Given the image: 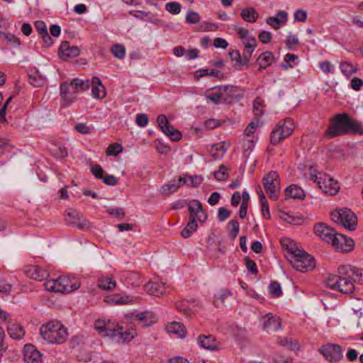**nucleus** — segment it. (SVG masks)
I'll return each mask as SVG.
<instances>
[{
  "instance_id": "nucleus-1",
  "label": "nucleus",
  "mask_w": 363,
  "mask_h": 363,
  "mask_svg": "<svg viewBox=\"0 0 363 363\" xmlns=\"http://www.w3.org/2000/svg\"><path fill=\"white\" fill-rule=\"evenodd\" d=\"M337 274H329L326 279L328 288L342 294H350L354 291V283L363 284V269L352 265H341Z\"/></svg>"
},
{
  "instance_id": "nucleus-32",
  "label": "nucleus",
  "mask_w": 363,
  "mask_h": 363,
  "mask_svg": "<svg viewBox=\"0 0 363 363\" xmlns=\"http://www.w3.org/2000/svg\"><path fill=\"white\" fill-rule=\"evenodd\" d=\"M286 196L292 199H303L306 197L304 191L296 184H291L285 190Z\"/></svg>"
},
{
  "instance_id": "nucleus-60",
  "label": "nucleus",
  "mask_w": 363,
  "mask_h": 363,
  "mask_svg": "<svg viewBox=\"0 0 363 363\" xmlns=\"http://www.w3.org/2000/svg\"><path fill=\"white\" fill-rule=\"evenodd\" d=\"M101 179L104 184L110 186H114L118 182V178L112 174H104Z\"/></svg>"
},
{
  "instance_id": "nucleus-5",
  "label": "nucleus",
  "mask_w": 363,
  "mask_h": 363,
  "mask_svg": "<svg viewBox=\"0 0 363 363\" xmlns=\"http://www.w3.org/2000/svg\"><path fill=\"white\" fill-rule=\"evenodd\" d=\"M45 289L55 293H70L80 286V282L74 277L61 276L57 279H49L44 283Z\"/></svg>"
},
{
  "instance_id": "nucleus-64",
  "label": "nucleus",
  "mask_w": 363,
  "mask_h": 363,
  "mask_svg": "<svg viewBox=\"0 0 363 363\" xmlns=\"http://www.w3.org/2000/svg\"><path fill=\"white\" fill-rule=\"evenodd\" d=\"M136 123L140 127H145L148 123V118L145 113H140L136 116Z\"/></svg>"
},
{
  "instance_id": "nucleus-46",
  "label": "nucleus",
  "mask_w": 363,
  "mask_h": 363,
  "mask_svg": "<svg viewBox=\"0 0 363 363\" xmlns=\"http://www.w3.org/2000/svg\"><path fill=\"white\" fill-rule=\"evenodd\" d=\"M179 189V185H177V182L174 181L172 183H169L164 184L161 187V193L165 196H168L172 193H174Z\"/></svg>"
},
{
  "instance_id": "nucleus-20",
  "label": "nucleus",
  "mask_w": 363,
  "mask_h": 363,
  "mask_svg": "<svg viewBox=\"0 0 363 363\" xmlns=\"http://www.w3.org/2000/svg\"><path fill=\"white\" fill-rule=\"evenodd\" d=\"M131 318L137 320L143 327H148L157 322L155 314L151 311H143L135 315L133 314Z\"/></svg>"
},
{
  "instance_id": "nucleus-8",
  "label": "nucleus",
  "mask_w": 363,
  "mask_h": 363,
  "mask_svg": "<svg viewBox=\"0 0 363 363\" xmlns=\"http://www.w3.org/2000/svg\"><path fill=\"white\" fill-rule=\"evenodd\" d=\"M264 189L270 199L277 200L280 192V182L277 172L271 171L262 179Z\"/></svg>"
},
{
  "instance_id": "nucleus-44",
  "label": "nucleus",
  "mask_w": 363,
  "mask_h": 363,
  "mask_svg": "<svg viewBox=\"0 0 363 363\" xmlns=\"http://www.w3.org/2000/svg\"><path fill=\"white\" fill-rule=\"evenodd\" d=\"M228 226L230 228L229 230V237L231 240H235L238 236L240 230V225L237 220H231L228 223Z\"/></svg>"
},
{
  "instance_id": "nucleus-51",
  "label": "nucleus",
  "mask_w": 363,
  "mask_h": 363,
  "mask_svg": "<svg viewBox=\"0 0 363 363\" xmlns=\"http://www.w3.org/2000/svg\"><path fill=\"white\" fill-rule=\"evenodd\" d=\"M111 52L116 58L121 60L125 57V49L123 45L116 44L112 47Z\"/></svg>"
},
{
  "instance_id": "nucleus-28",
  "label": "nucleus",
  "mask_w": 363,
  "mask_h": 363,
  "mask_svg": "<svg viewBox=\"0 0 363 363\" xmlns=\"http://www.w3.org/2000/svg\"><path fill=\"white\" fill-rule=\"evenodd\" d=\"M135 335H137L135 330L130 329L123 330V327L121 326V328H118L116 334V337L113 338V340L118 342L124 343L126 342H130Z\"/></svg>"
},
{
  "instance_id": "nucleus-29",
  "label": "nucleus",
  "mask_w": 363,
  "mask_h": 363,
  "mask_svg": "<svg viewBox=\"0 0 363 363\" xmlns=\"http://www.w3.org/2000/svg\"><path fill=\"white\" fill-rule=\"evenodd\" d=\"M166 330L168 333L176 335L180 338H184L186 334L184 325L179 322H172L168 324Z\"/></svg>"
},
{
  "instance_id": "nucleus-40",
  "label": "nucleus",
  "mask_w": 363,
  "mask_h": 363,
  "mask_svg": "<svg viewBox=\"0 0 363 363\" xmlns=\"http://www.w3.org/2000/svg\"><path fill=\"white\" fill-rule=\"evenodd\" d=\"M116 283L111 278H101L98 281V287L103 290L111 291L115 289Z\"/></svg>"
},
{
  "instance_id": "nucleus-62",
  "label": "nucleus",
  "mask_w": 363,
  "mask_h": 363,
  "mask_svg": "<svg viewBox=\"0 0 363 363\" xmlns=\"http://www.w3.org/2000/svg\"><path fill=\"white\" fill-rule=\"evenodd\" d=\"M91 173L96 177L97 179H102L104 177V170L99 164H94L91 168Z\"/></svg>"
},
{
  "instance_id": "nucleus-18",
  "label": "nucleus",
  "mask_w": 363,
  "mask_h": 363,
  "mask_svg": "<svg viewBox=\"0 0 363 363\" xmlns=\"http://www.w3.org/2000/svg\"><path fill=\"white\" fill-rule=\"evenodd\" d=\"M332 245L342 252H347L352 250L354 247V241L350 238H347L342 234H337L335 238H333Z\"/></svg>"
},
{
  "instance_id": "nucleus-53",
  "label": "nucleus",
  "mask_w": 363,
  "mask_h": 363,
  "mask_svg": "<svg viewBox=\"0 0 363 363\" xmlns=\"http://www.w3.org/2000/svg\"><path fill=\"white\" fill-rule=\"evenodd\" d=\"M165 9L172 14H178L181 11V5L179 3L176 1L169 2L166 4Z\"/></svg>"
},
{
  "instance_id": "nucleus-34",
  "label": "nucleus",
  "mask_w": 363,
  "mask_h": 363,
  "mask_svg": "<svg viewBox=\"0 0 363 363\" xmlns=\"http://www.w3.org/2000/svg\"><path fill=\"white\" fill-rule=\"evenodd\" d=\"M340 69L343 75L350 77L357 72V66L349 61H342L340 63Z\"/></svg>"
},
{
  "instance_id": "nucleus-37",
  "label": "nucleus",
  "mask_w": 363,
  "mask_h": 363,
  "mask_svg": "<svg viewBox=\"0 0 363 363\" xmlns=\"http://www.w3.org/2000/svg\"><path fill=\"white\" fill-rule=\"evenodd\" d=\"M70 85L74 87V92L84 91L87 90L90 86V82L89 79L82 80L79 79H74L72 80Z\"/></svg>"
},
{
  "instance_id": "nucleus-6",
  "label": "nucleus",
  "mask_w": 363,
  "mask_h": 363,
  "mask_svg": "<svg viewBox=\"0 0 363 363\" xmlns=\"http://www.w3.org/2000/svg\"><path fill=\"white\" fill-rule=\"evenodd\" d=\"M294 128V123L291 118H286L280 121L271 133V144L273 145L280 144L284 138L291 135Z\"/></svg>"
},
{
  "instance_id": "nucleus-4",
  "label": "nucleus",
  "mask_w": 363,
  "mask_h": 363,
  "mask_svg": "<svg viewBox=\"0 0 363 363\" xmlns=\"http://www.w3.org/2000/svg\"><path fill=\"white\" fill-rule=\"evenodd\" d=\"M40 333L45 340L52 344H62L67 337V329L61 323L55 320L43 324Z\"/></svg>"
},
{
  "instance_id": "nucleus-49",
  "label": "nucleus",
  "mask_w": 363,
  "mask_h": 363,
  "mask_svg": "<svg viewBox=\"0 0 363 363\" xmlns=\"http://www.w3.org/2000/svg\"><path fill=\"white\" fill-rule=\"evenodd\" d=\"M269 292L273 297H279L282 294L281 285L278 281H272L269 286Z\"/></svg>"
},
{
  "instance_id": "nucleus-57",
  "label": "nucleus",
  "mask_w": 363,
  "mask_h": 363,
  "mask_svg": "<svg viewBox=\"0 0 363 363\" xmlns=\"http://www.w3.org/2000/svg\"><path fill=\"white\" fill-rule=\"evenodd\" d=\"M298 39L292 34H290L286 40V45L289 50H294V47L298 45Z\"/></svg>"
},
{
  "instance_id": "nucleus-9",
  "label": "nucleus",
  "mask_w": 363,
  "mask_h": 363,
  "mask_svg": "<svg viewBox=\"0 0 363 363\" xmlns=\"http://www.w3.org/2000/svg\"><path fill=\"white\" fill-rule=\"evenodd\" d=\"M315 182L325 194L336 195L339 192L340 186L337 182L327 174L319 173L318 175H315Z\"/></svg>"
},
{
  "instance_id": "nucleus-31",
  "label": "nucleus",
  "mask_w": 363,
  "mask_h": 363,
  "mask_svg": "<svg viewBox=\"0 0 363 363\" xmlns=\"http://www.w3.org/2000/svg\"><path fill=\"white\" fill-rule=\"evenodd\" d=\"M241 18L247 23H255L257 21L259 14L253 7H245L240 13Z\"/></svg>"
},
{
  "instance_id": "nucleus-11",
  "label": "nucleus",
  "mask_w": 363,
  "mask_h": 363,
  "mask_svg": "<svg viewBox=\"0 0 363 363\" xmlns=\"http://www.w3.org/2000/svg\"><path fill=\"white\" fill-rule=\"evenodd\" d=\"M187 206L189 212V220H199L201 223H204L207 220L208 215L199 201L191 200L188 202Z\"/></svg>"
},
{
  "instance_id": "nucleus-12",
  "label": "nucleus",
  "mask_w": 363,
  "mask_h": 363,
  "mask_svg": "<svg viewBox=\"0 0 363 363\" xmlns=\"http://www.w3.org/2000/svg\"><path fill=\"white\" fill-rule=\"evenodd\" d=\"M157 123L161 130L172 141H179L182 139V133L170 125L164 115L162 114L157 116Z\"/></svg>"
},
{
  "instance_id": "nucleus-7",
  "label": "nucleus",
  "mask_w": 363,
  "mask_h": 363,
  "mask_svg": "<svg viewBox=\"0 0 363 363\" xmlns=\"http://www.w3.org/2000/svg\"><path fill=\"white\" fill-rule=\"evenodd\" d=\"M331 219L347 228L350 230H355L357 224L356 215L349 208L334 211L330 214Z\"/></svg>"
},
{
  "instance_id": "nucleus-41",
  "label": "nucleus",
  "mask_w": 363,
  "mask_h": 363,
  "mask_svg": "<svg viewBox=\"0 0 363 363\" xmlns=\"http://www.w3.org/2000/svg\"><path fill=\"white\" fill-rule=\"evenodd\" d=\"M258 194L262 206V214L264 218L268 220L270 218V213L267 199L261 189L260 191L258 192Z\"/></svg>"
},
{
  "instance_id": "nucleus-2",
  "label": "nucleus",
  "mask_w": 363,
  "mask_h": 363,
  "mask_svg": "<svg viewBox=\"0 0 363 363\" xmlns=\"http://www.w3.org/2000/svg\"><path fill=\"white\" fill-rule=\"evenodd\" d=\"M347 134L362 135L363 127L359 122L345 113L336 115L325 131V135L333 138Z\"/></svg>"
},
{
  "instance_id": "nucleus-52",
  "label": "nucleus",
  "mask_w": 363,
  "mask_h": 363,
  "mask_svg": "<svg viewBox=\"0 0 363 363\" xmlns=\"http://www.w3.org/2000/svg\"><path fill=\"white\" fill-rule=\"evenodd\" d=\"M218 28V26L217 24L207 21H203L199 26L198 30L201 32L215 31Z\"/></svg>"
},
{
  "instance_id": "nucleus-35",
  "label": "nucleus",
  "mask_w": 363,
  "mask_h": 363,
  "mask_svg": "<svg viewBox=\"0 0 363 363\" xmlns=\"http://www.w3.org/2000/svg\"><path fill=\"white\" fill-rule=\"evenodd\" d=\"M104 301L109 304L122 305L130 303V299L127 296L121 294H113L106 296Z\"/></svg>"
},
{
  "instance_id": "nucleus-21",
  "label": "nucleus",
  "mask_w": 363,
  "mask_h": 363,
  "mask_svg": "<svg viewBox=\"0 0 363 363\" xmlns=\"http://www.w3.org/2000/svg\"><path fill=\"white\" fill-rule=\"evenodd\" d=\"M25 273L29 278L40 281L46 279L48 276L47 270L38 265L27 266L25 269Z\"/></svg>"
},
{
  "instance_id": "nucleus-15",
  "label": "nucleus",
  "mask_w": 363,
  "mask_h": 363,
  "mask_svg": "<svg viewBox=\"0 0 363 363\" xmlns=\"http://www.w3.org/2000/svg\"><path fill=\"white\" fill-rule=\"evenodd\" d=\"M314 233L323 240L331 245L333 241V238H335L337 234L335 233V230L333 228L326 225L323 223H317L315 225Z\"/></svg>"
},
{
  "instance_id": "nucleus-54",
  "label": "nucleus",
  "mask_w": 363,
  "mask_h": 363,
  "mask_svg": "<svg viewBox=\"0 0 363 363\" xmlns=\"http://www.w3.org/2000/svg\"><path fill=\"white\" fill-rule=\"evenodd\" d=\"M245 266L252 274H257L258 272L256 263L254 260L250 259L248 257H245Z\"/></svg>"
},
{
  "instance_id": "nucleus-59",
  "label": "nucleus",
  "mask_w": 363,
  "mask_h": 363,
  "mask_svg": "<svg viewBox=\"0 0 363 363\" xmlns=\"http://www.w3.org/2000/svg\"><path fill=\"white\" fill-rule=\"evenodd\" d=\"M203 182V178L200 175H194L190 176L189 175V184L188 185L196 187L199 186Z\"/></svg>"
},
{
  "instance_id": "nucleus-13",
  "label": "nucleus",
  "mask_w": 363,
  "mask_h": 363,
  "mask_svg": "<svg viewBox=\"0 0 363 363\" xmlns=\"http://www.w3.org/2000/svg\"><path fill=\"white\" fill-rule=\"evenodd\" d=\"M320 352L331 362H336L343 357L342 348L339 345L328 344L320 349Z\"/></svg>"
},
{
  "instance_id": "nucleus-3",
  "label": "nucleus",
  "mask_w": 363,
  "mask_h": 363,
  "mask_svg": "<svg viewBox=\"0 0 363 363\" xmlns=\"http://www.w3.org/2000/svg\"><path fill=\"white\" fill-rule=\"evenodd\" d=\"M286 250L290 254L289 261L292 267L298 271L304 272L313 269L315 266L313 257L304 250L298 249L293 242H289Z\"/></svg>"
},
{
  "instance_id": "nucleus-17",
  "label": "nucleus",
  "mask_w": 363,
  "mask_h": 363,
  "mask_svg": "<svg viewBox=\"0 0 363 363\" xmlns=\"http://www.w3.org/2000/svg\"><path fill=\"white\" fill-rule=\"evenodd\" d=\"M264 322L262 329L267 333H274L279 330L281 325V320L279 317L267 313L262 318Z\"/></svg>"
},
{
  "instance_id": "nucleus-42",
  "label": "nucleus",
  "mask_w": 363,
  "mask_h": 363,
  "mask_svg": "<svg viewBox=\"0 0 363 363\" xmlns=\"http://www.w3.org/2000/svg\"><path fill=\"white\" fill-rule=\"evenodd\" d=\"M205 76H213L218 78H221L223 77V74L219 70L211 69H202L196 72V77H202Z\"/></svg>"
},
{
  "instance_id": "nucleus-45",
  "label": "nucleus",
  "mask_w": 363,
  "mask_h": 363,
  "mask_svg": "<svg viewBox=\"0 0 363 363\" xmlns=\"http://www.w3.org/2000/svg\"><path fill=\"white\" fill-rule=\"evenodd\" d=\"M214 177L218 181H225L229 177L228 168L224 164L220 165L218 169L214 172Z\"/></svg>"
},
{
  "instance_id": "nucleus-61",
  "label": "nucleus",
  "mask_w": 363,
  "mask_h": 363,
  "mask_svg": "<svg viewBox=\"0 0 363 363\" xmlns=\"http://www.w3.org/2000/svg\"><path fill=\"white\" fill-rule=\"evenodd\" d=\"M53 155L57 157L63 158L67 156V149L65 147H57L52 150Z\"/></svg>"
},
{
  "instance_id": "nucleus-56",
  "label": "nucleus",
  "mask_w": 363,
  "mask_h": 363,
  "mask_svg": "<svg viewBox=\"0 0 363 363\" xmlns=\"http://www.w3.org/2000/svg\"><path fill=\"white\" fill-rule=\"evenodd\" d=\"M272 38V33L269 31L262 30L258 35V39L263 44H267L271 42Z\"/></svg>"
},
{
  "instance_id": "nucleus-48",
  "label": "nucleus",
  "mask_w": 363,
  "mask_h": 363,
  "mask_svg": "<svg viewBox=\"0 0 363 363\" xmlns=\"http://www.w3.org/2000/svg\"><path fill=\"white\" fill-rule=\"evenodd\" d=\"M263 101L261 98L257 97L253 102V113L256 116L259 117L263 115Z\"/></svg>"
},
{
  "instance_id": "nucleus-39",
  "label": "nucleus",
  "mask_w": 363,
  "mask_h": 363,
  "mask_svg": "<svg viewBox=\"0 0 363 363\" xmlns=\"http://www.w3.org/2000/svg\"><path fill=\"white\" fill-rule=\"evenodd\" d=\"M229 56L233 61L235 62L234 67L237 69L241 70L243 66H246L239 50H235L229 52Z\"/></svg>"
},
{
  "instance_id": "nucleus-19",
  "label": "nucleus",
  "mask_w": 363,
  "mask_h": 363,
  "mask_svg": "<svg viewBox=\"0 0 363 363\" xmlns=\"http://www.w3.org/2000/svg\"><path fill=\"white\" fill-rule=\"evenodd\" d=\"M23 353L25 363H42V354L35 346L25 345Z\"/></svg>"
},
{
  "instance_id": "nucleus-55",
  "label": "nucleus",
  "mask_w": 363,
  "mask_h": 363,
  "mask_svg": "<svg viewBox=\"0 0 363 363\" xmlns=\"http://www.w3.org/2000/svg\"><path fill=\"white\" fill-rule=\"evenodd\" d=\"M200 20L201 17L199 14L195 11H189L186 16V21L189 23H197Z\"/></svg>"
},
{
  "instance_id": "nucleus-43",
  "label": "nucleus",
  "mask_w": 363,
  "mask_h": 363,
  "mask_svg": "<svg viewBox=\"0 0 363 363\" xmlns=\"http://www.w3.org/2000/svg\"><path fill=\"white\" fill-rule=\"evenodd\" d=\"M236 31L240 38L242 39L244 45L247 44V43L250 44H253L250 40L255 39V38L250 35L249 30L247 29L244 28H236Z\"/></svg>"
},
{
  "instance_id": "nucleus-23",
  "label": "nucleus",
  "mask_w": 363,
  "mask_h": 363,
  "mask_svg": "<svg viewBox=\"0 0 363 363\" xmlns=\"http://www.w3.org/2000/svg\"><path fill=\"white\" fill-rule=\"evenodd\" d=\"M80 54V50L77 46L70 47L67 41H63L59 48V56L63 60L74 57Z\"/></svg>"
},
{
  "instance_id": "nucleus-58",
  "label": "nucleus",
  "mask_w": 363,
  "mask_h": 363,
  "mask_svg": "<svg viewBox=\"0 0 363 363\" xmlns=\"http://www.w3.org/2000/svg\"><path fill=\"white\" fill-rule=\"evenodd\" d=\"M230 216V211L224 207L218 208V219L220 222H223Z\"/></svg>"
},
{
  "instance_id": "nucleus-14",
  "label": "nucleus",
  "mask_w": 363,
  "mask_h": 363,
  "mask_svg": "<svg viewBox=\"0 0 363 363\" xmlns=\"http://www.w3.org/2000/svg\"><path fill=\"white\" fill-rule=\"evenodd\" d=\"M83 215L75 209H69L65 216V220L69 225H76L79 229L89 228L91 224L86 219H82Z\"/></svg>"
},
{
  "instance_id": "nucleus-50",
  "label": "nucleus",
  "mask_w": 363,
  "mask_h": 363,
  "mask_svg": "<svg viewBox=\"0 0 363 363\" xmlns=\"http://www.w3.org/2000/svg\"><path fill=\"white\" fill-rule=\"evenodd\" d=\"M206 96L215 104H220L221 101H223V92L222 90H220V88L218 89V92L208 93L206 94Z\"/></svg>"
},
{
  "instance_id": "nucleus-25",
  "label": "nucleus",
  "mask_w": 363,
  "mask_h": 363,
  "mask_svg": "<svg viewBox=\"0 0 363 363\" xmlns=\"http://www.w3.org/2000/svg\"><path fill=\"white\" fill-rule=\"evenodd\" d=\"M287 19V13L284 11H279L277 12L276 16L268 17L266 20V22L273 28L277 30L279 28L281 24L286 22Z\"/></svg>"
},
{
  "instance_id": "nucleus-16",
  "label": "nucleus",
  "mask_w": 363,
  "mask_h": 363,
  "mask_svg": "<svg viewBox=\"0 0 363 363\" xmlns=\"http://www.w3.org/2000/svg\"><path fill=\"white\" fill-rule=\"evenodd\" d=\"M220 90H222L223 92V102L226 104L238 101L243 96L239 86L226 85L220 86Z\"/></svg>"
},
{
  "instance_id": "nucleus-63",
  "label": "nucleus",
  "mask_w": 363,
  "mask_h": 363,
  "mask_svg": "<svg viewBox=\"0 0 363 363\" xmlns=\"http://www.w3.org/2000/svg\"><path fill=\"white\" fill-rule=\"evenodd\" d=\"M294 20L298 22H305L307 19V12L302 9H298L294 13Z\"/></svg>"
},
{
  "instance_id": "nucleus-26",
  "label": "nucleus",
  "mask_w": 363,
  "mask_h": 363,
  "mask_svg": "<svg viewBox=\"0 0 363 363\" xmlns=\"http://www.w3.org/2000/svg\"><path fill=\"white\" fill-rule=\"evenodd\" d=\"M275 60V57L272 52L266 51L259 55L256 60V64L259 65V69H265L269 67Z\"/></svg>"
},
{
  "instance_id": "nucleus-22",
  "label": "nucleus",
  "mask_w": 363,
  "mask_h": 363,
  "mask_svg": "<svg viewBox=\"0 0 363 363\" xmlns=\"http://www.w3.org/2000/svg\"><path fill=\"white\" fill-rule=\"evenodd\" d=\"M198 342L201 347L211 351L218 350L220 346V342L211 335H199Z\"/></svg>"
},
{
  "instance_id": "nucleus-47",
  "label": "nucleus",
  "mask_w": 363,
  "mask_h": 363,
  "mask_svg": "<svg viewBox=\"0 0 363 363\" xmlns=\"http://www.w3.org/2000/svg\"><path fill=\"white\" fill-rule=\"evenodd\" d=\"M123 147L118 143H111L108 146L106 154L108 156H116L123 151Z\"/></svg>"
},
{
  "instance_id": "nucleus-38",
  "label": "nucleus",
  "mask_w": 363,
  "mask_h": 363,
  "mask_svg": "<svg viewBox=\"0 0 363 363\" xmlns=\"http://www.w3.org/2000/svg\"><path fill=\"white\" fill-rule=\"evenodd\" d=\"M198 224L195 220H189L185 228L182 230L181 235L184 238H188L197 230Z\"/></svg>"
},
{
  "instance_id": "nucleus-30",
  "label": "nucleus",
  "mask_w": 363,
  "mask_h": 363,
  "mask_svg": "<svg viewBox=\"0 0 363 363\" xmlns=\"http://www.w3.org/2000/svg\"><path fill=\"white\" fill-rule=\"evenodd\" d=\"M70 84L67 82L60 84V96L67 105H69L74 102L75 96L69 92Z\"/></svg>"
},
{
  "instance_id": "nucleus-10",
  "label": "nucleus",
  "mask_w": 363,
  "mask_h": 363,
  "mask_svg": "<svg viewBox=\"0 0 363 363\" xmlns=\"http://www.w3.org/2000/svg\"><path fill=\"white\" fill-rule=\"evenodd\" d=\"M121 326L110 320H98L94 323V328L103 337H116V334Z\"/></svg>"
},
{
  "instance_id": "nucleus-33",
  "label": "nucleus",
  "mask_w": 363,
  "mask_h": 363,
  "mask_svg": "<svg viewBox=\"0 0 363 363\" xmlns=\"http://www.w3.org/2000/svg\"><path fill=\"white\" fill-rule=\"evenodd\" d=\"M7 330L10 337L15 340H20L25 335L24 329L18 323H12L9 325Z\"/></svg>"
},
{
  "instance_id": "nucleus-24",
  "label": "nucleus",
  "mask_w": 363,
  "mask_h": 363,
  "mask_svg": "<svg viewBox=\"0 0 363 363\" xmlns=\"http://www.w3.org/2000/svg\"><path fill=\"white\" fill-rule=\"evenodd\" d=\"M145 291L156 296H160L166 293V286L164 284L157 281H149L145 286Z\"/></svg>"
},
{
  "instance_id": "nucleus-27",
  "label": "nucleus",
  "mask_w": 363,
  "mask_h": 363,
  "mask_svg": "<svg viewBox=\"0 0 363 363\" xmlns=\"http://www.w3.org/2000/svg\"><path fill=\"white\" fill-rule=\"evenodd\" d=\"M91 92L96 99H103L106 96L105 87L98 77H93L91 79Z\"/></svg>"
},
{
  "instance_id": "nucleus-36",
  "label": "nucleus",
  "mask_w": 363,
  "mask_h": 363,
  "mask_svg": "<svg viewBox=\"0 0 363 363\" xmlns=\"http://www.w3.org/2000/svg\"><path fill=\"white\" fill-rule=\"evenodd\" d=\"M253 44H250L247 43V44H245V49L243 50L242 53V58L243 62L245 64L246 66H248V62L252 57V55L255 49V48L257 45L256 39H251L250 40Z\"/></svg>"
}]
</instances>
